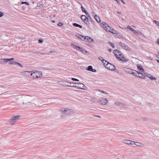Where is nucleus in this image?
<instances>
[{"instance_id": "nucleus-56", "label": "nucleus", "mask_w": 159, "mask_h": 159, "mask_svg": "<svg viewBox=\"0 0 159 159\" xmlns=\"http://www.w3.org/2000/svg\"><path fill=\"white\" fill-rule=\"evenodd\" d=\"M63 25V23L60 22V26L62 25Z\"/></svg>"}, {"instance_id": "nucleus-19", "label": "nucleus", "mask_w": 159, "mask_h": 159, "mask_svg": "<svg viewBox=\"0 0 159 159\" xmlns=\"http://www.w3.org/2000/svg\"><path fill=\"white\" fill-rule=\"evenodd\" d=\"M109 31H107V32H109L111 33L112 34H117V32L116 30H114L113 29H111V28L110 27V29Z\"/></svg>"}, {"instance_id": "nucleus-59", "label": "nucleus", "mask_w": 159, "mask_h": 159, "mask_svg": "<svg viewBox=\"0 0 159 159\" xmlns=\"http://www.w3.org/2000/svg\"><path fill=\"white\" fill-rule=\"evenodd\" d=\"M156 61H157V62H158V63H159V60H158V59H157V60H156Z\"/></svg>"}, {"instance_id": "nucleus-5", "label": "nucleus", "mask_w": 159, "mask_h": 159, "mask_svg": "<svg viewBox=\"0 0 159 159\" xmlns=\"http://www.w3.org/2000/svg\"><path fill=\"white\" fill-rule=\"evenodd\" d=\"M113 53L115 56L116 57L117 59H119L120 58V57H118V54H118L119 56L121 57L122 56H123V55L122 54V52H120L119 50L116 49L113 50Z\"/></svg>"}, {"instance_id": "nucleus-9", "label": "nucleus", "mask_w": 159, "mask_h": 159, "mask_svg": "<svg viewBox=\"0 0 159 159\" xmlns=\"http://www.w3.org/2000/svg\"><path fill=\"white\" fill-rule=\"evenodd\" d=\"M70 83L68 82H67L64 80H60V85L65 86H70Z\"/></svg>"}, {"instance_id": "nucleus-7", "label": "nucleus", "mask_w": 159, "mask_h": 159, "mask_svg": "<svg viewBox=\"0 0 159 159\" xmlns=\"http://www.w3.org/2000/svg\"><path fill=\"white\" fill-rule=\"evenodd\" d=\"M76 88L86 90V87L82 83H77V86Z\"/></svg>"}, {"instance_id": "nucleus-50", "label": "nucleus", "mask_w": 159, "mask_h": 159, "mask_svg": "<svg viewBox=\"0 0 159 159\" xmlns=\"http://www.w3.org/2000/svg\"><path fill=\"white\" fill-rule=\"evenodd\" d=\"M94 116L95 117H97L98 118H99L101 117V116L99 115H94Z\"/></svg>"}, {"instance_id": "nucleus-8", "label": "nucleus", "mask_w": 159, "mask_h": 159, "mask_svg": "<svg viewBox=\"0 0 159 159\" xmlns=\"http://www.w3.org/2000/svg\"><path fill=\"white\" fill-rule=\"evenodd\" d=\"M145 75V76H146L148 78H149L150 80H156L157 79V78L155 77H153L150 74L148 73H146L145 72L144 73H143Z\"/></svg>"}, {"instance_id": "nucleus-44", "label": "nucleus", "mask_w": 159, "mask_h": 159, "mask_svg": "<svg viewBox=\"0 0 159 159\" xmlns=\"http://www.w3.org/2000/svg\"><path fill=\"white\" fill-rule=\"evenodd\" d=\"M92 13H93V15L94 16V17L95 18L96 17H98V16L96 15V14L95 12H93Z\"/></svg>"}, {"instance_id": "nucleus-31", "label": "nucleus", "mask_w": 159, "mask_h": 159, "mask_svg": "<svg viewBox=\"0 0 159 159\" xmlns=\"http://www.w3.org/2000/svg\"><path fill=\"white\" fill-rule=\"evenodd\" d=\"M16 62H17L15 61H12L11 62H9L8 63L10 64L14 65H16Z\"/></svg>"}, {"instance_id": "nucleus-10", "label": "nucleus", "mask_w": 159, "mask_h": 159, "mask_svg": "<svg viewBox=\"0 0 159 159\" xmlns=\"http://www.w3.org/2000/svg\"><path fill=\"white\" fill-rule=\"evenodd\" d=\"M108 102V101L106 98H102L100 100V103L103 105H106Z\"/></svg>"}, {"instance_id": "nucleus-45", "label": "nucleus", "mask_w": 159, "mask_h": 159, "mask_svg": "<svg viewBox=\"0 0 159 159\" xmlns=\"http://www.w3.org/2000/svg\"><path fill=\"white\" fill-rule=\"evenodd\" d=\"M99 91L101 92L102 93H104L105 94H108V93L107 92H105V91H101L100 90H99Z\"/></svg>"}, {"instance_id": "nucleus-14", "label": "nucleus", "mask_w": 159, "mask_h": 159, "mask_svg": "<svg viewBox=\"0 0 159 159\" xmlns=\"http://www.w3.org/2000/svg\"><path fill=\"white\" fill-rule=\"evenodd\" d=\"M103 64L105 67L107 69L109 68L111 64L109 63L107 61H105Z\"/></svg>"}, {"instance_id": "nucleus-17", "label": "nucleus", "mask_w": 159, "mask_h": 159, "mask_svg": "<svg viewBox=\"0 0 159 159\" xmlns=\"http://www.w3.org/2000/svg\"><path fill=\"white\" fill-rule=\"evenodd\" d=\"M81 8L82 9V11L84 12L86 15L87 16H88V17H89L90 18V19H91V18L90 17L89 14L88 13V12L86 11L85 8L82 6L81 7Z\"/></svg>"}, {"instance_id": "nucleus-22", "label": "nucleus", "mask_w": 159, "mask_h": 159, "mask_svg": "<svg viewBox=\"0 0 159 159\" xmlns=\"http://www.w3.org/2000/svg\"><path fill=\"white\" fill-rule=\"evenodd\" d=\"M115 69V66L114 65L111 64L108 69L111 70H114Z\"/></svg>"}, {"instance_id": "nucleus-48", "label": "nucleus", "mask_w": 159, "mask_h": 159, "mask_svg": "<svg viewBox=\"0 0 159 159\" xmlns=\"http://www.w3.org/2000/svg\"><path fill=\"white\" fill-rule=\"evenodd\" d=\"M14 60V58H12L10 59H8V60L9 61H13Z\"/></svg>"}, {"instance_id": "nucleus-26", "label": "nucleus", "mask_w": 159, "mask_h": 159, "mask_svg": "<svg viewBox=\"0 0 159 159\" xmlns=\"http://www.w3.org/2000/svg\"><path fill=\"white\" fill-rule=\"evenodd\" d=\"M93 69L92 66H89L86 69L87 70L91 71Z\"/></svg>"}, {"instance_id": "nucleus-61", "label": "nucleus", "mask_w": 159, "mask_h": 159, "mask_svg": "<svg viewBox=\"0 0 159 159\" xmlns=\"http://www.w3.org/2000/svg\"><path fill=\"white\" fill-rule=\"evenodd\" d=\"M117 13H119V14H121V12H119V11H117Z\"/></svg>"}, {"instance_id": "nucleus-60", "label": "nucleus", "mask_w": 159, "mask_h": 159, "mask_svg": "<svg viewBox=\"0 0 159 159\" xmlns=\"http://www.w3.org/2000/svg\"><path fill=\"white\" fill-rule=\"evenodd\" d=\"M52 22V23H55V21L54 20H52L51 21Z\"/></svg>"}, {"instance_id": "nucleus-18", "label": "nucleus", "mask_w": 159, "mask_h": 159, "mask_svg": "<svg viewBox=\"0 0 159 159\" xmlns=\"http://www.w3.org/2000/svg\"><path fill=\"white\" fill-rule=\"evenodd\" d=\"M132 70V69L127 68H125L124 69V70L125 72L129 74H131Z\"/></svg>"}, {"instance_id": "nucleus-23", "label": "nucleus", "mask_w": 159, "mask_h": 159, "mask_svg": "<svg viewBox=\"0 0 159 159\" xmlns=\"http://www.w3.org/2000/svg\"><path fill=\"white\" fill-rule=\"evenodd\" d=\"M122 141L124 143L126 144H129L130 140L127 139H124Z\"/></svg>"}, {"instance_id": "nucleus-46", "label": "nucleus", "mask_w": 159, "mask_h": 159, "mask_svg": "<svg viewBox=\"0 0 159 159\" xmlns=\"http://www.w3.org/2000/svg\"><path fill=\"white\" fill-rule=\"evenodd\" d=\"M82 52L83 53H87V52L84 49H83L82 51Z\"/></svg>"}, {"instance_id": "nucleus-27", "label": "nucleus", "mask_w": 159, "mask_h": 159, "mask_svg": "<svg viewBox=\"0 0 159 159\" xmlns=\"http://www.w3.org/2000/svg\"><path fill=\"white\" fill-rule=\"evenodd\" d=\"M70 86L76 88V86H77V83H70Z\"/></svg>"}, {"instance_id": "nucleus-52", "label": "nucleus", "mask_w": 159, "mask_h": 159, "mask_svg": "<svg viewBox=\"0 0 159 159\" xmlns=\"http://www.w3.org/2000/svg\"><path fill=\"white\" fill-rule=\"evenodd\" d=\"M115 0V1H116L118 3V4H119V3L120 2V1H119V0Z\"/></svg>"}, {"instance_id": "nucleus-32", "label": "nucleus", "mask_w": 159, "mask_h": 159, "mask_svg": "<svg viewBox=\"0 0 159 159\" xmlns=\"http://www.w3.org/2000/svg\"><path fill=\"white\" fill-rule=\"evenodd\" d=\"M21 4H25L27 5H30L29 3L28 2H22L21 3Z\"/></svg>"}, {"instance_id": "nucleus-2", "label": "nucleus", "mask_w": 159, "mask_h": 159, "mask_svg": "<svg viewBox=\"0 0 159 159\" xmlns=\"http://www.w3.org/2000/svg\"><path fill=\"white\" fill-rule=\"evenodd\" d=\"M33 71H25V74H30V75L32 76V78H39L41 77L42 76V73L40 71H36L32 73Z\"/></svg>"}, {"instance_id": "nucleus-3", "label": "nucleus", "mask_w": 159, "mask_h": 159, "mask_svg": "<svg viewBox=\"0 0 159 159\" xmlns=\"http://www.w3.org/2000/svg\"><path fill=\"white\" fill-rule=\"evenodd\" d=\"M20 115H18L16 116H12V118L10 119L9 123L11 125H13L14 123L17 121L18 120L20 119Z\"/></svg>"}, {"instance_id": "nucleus-39", "label": "nucleus", "mask_w": 159, "mask_h": 159, "mask_svg": "<svg viewBox=\"0 0 159 159\" xmlns=\"http://www.w3.org/2000/svg\"><path fill=\"white\" fill-rule=\"evenodd\" d=\"M4 15V13L0 11V17H2Z\"/></svg>"}, {"instance_id": "nucleus-11", "label": "nucleus", "mask_w": 159, "mask_h": 159, "mask_svg": "<svg viewBox=\"0 0 159 159\" xmlns=\"http://www.w3.org/2000/svg\"><path fill=\"white\" fill-rule=\"evenodd\" d=\"M119 45L123 48L126 50H129V48L127 46L121 42L119 43Z\"/></svg>"}, {"instance_id": "nucleus-4", "label": "nucleus", "mask_w": 159, "mask_h": 159, "mask_svg": "<svg viewBox=\"0 0 159 159\" xmlns=\"http://www.w3.org/2000/svg\"><path fill=\"white\" fill-rule=\"evenodd\" d=\"M81 19L87 25H89L90 23L89 21V19L84 15H82L80 16Z\"/></svg>"}, {"instance_id": "nucleus-55", "label": "nucleus", "mask_w": 159, "mask_h": 159, "mask_svg": "<svg viewBox=\"0 0 159 159\" xmlns=\"http://www.w3.org/2000/svg\"><path fill=\"white\" fill-rule=\"evenodd\" d=\"M40 54H42V55H44V54H45V53H40Z\"/></svg>"}, {"instance_id": "nucleus-38", "label": "nucleus", "mask_w": 159, "mask_h": 159, "mask_svg": "<svg viewBox=\"0 0 159 159\" xmlns=\"http://www.w3.org/2000/svg\"><path fill=\"white\" fill-rule=\"evenodd\" d=\"M16 65L20 66L21 67H23V66L21 65V64L19 62H17Z\"/></svg>"}, {"instance_id": "nucleus-62", "label": "nucleus", "mask_w": 159, "mask_h": 159, "mask_svg": "<svg viewBox=\"0 0 159 159\" xmlns=\"http://www.w3.org/2000/svg\"><path fill=\"white\" fill-rule=\"evenodd\" d=\"M157 42H158V43L159 44V39H158Z\"/></svg>"}, {"instance_id": "nucleus-28", "label": "nucleus", "mask_w": 159, "mask_h": 159, "mask_svg": "<svg viewBox=\"0 0 159 159\" xmlns=\"http://www.w3.org/2000/svg\"><path fill=\"white\" fill-rule=\"evenodd\" d=\"M98 59L102 61V63L104 64V63L105 62V61H106V60L104 59L102 57H99L98 58Z\"/></svg>"}, {"instance_id": "nucleus-21", "label": "nucleus", "mask_w": 159, "mask_h": 159, "mask_svg": "<svg viewBox=\"0 0 159 159\" xmlns=\"http://www.w3.org/2000/svg\"><path fill=\"white\" fill-rule=\"evenodd\" d=\"M121 58L119 59H118V60L120 61H122L123 62H127L128 61V59H125V57L123 56H121Z\"/></svg>"}, {"instance_id": "nucleus-42", "label": "nucleus", "mask_w": 159, "mask_h": 159, "mask_svg": "<svg viewBox=\"0 0 159 159\" xmlns=\"http://www.w3.org/2000/svg\"><path fill=\"white\" fill-rule=\"evenodd\" d=\"M3 58L0 59V64L3 63Z\"/></svg>"}, {"instance_id": "nucleus-6", "label": "nucleus", "mask_w": 159, "mask_h": 159, "mask_svg": "<svg viewBox=\"0 0 159 159\" xmlns=\"http://www.w3.org/2000/svg\"><path fill=\"white\" fill-rule=\"evenodd\" d=\"M101 26L104 28V29L107 31H109L110 27L105 22H103L101 24Z\"/></svg>"}, {"instance_id": "nucleus-25", "label": "nucleus", "mask_w": 159, "mask_h": 159, "mask_svg": "<svg viewBox=\"0 0 159 159\" xmlns=\"http://www.w3.org/2000/svg\"><path fill=\"white\" fill-rule=\"evenodd\" d=\"M135 71H136L133 70H132V72L131 73V74H133L134 76L136 77H138V75H137L138 74L137 73V72H135Z\"/></svg>"}, {"instance_id": "nucleus-35", "label": "nucleus", "mask_w": 159, "mask_h": 159, "mask_svg": "<svg viewBox=\"0 0 159 159\" xmlns=\"http://www.w3.org/2000/svg\"><path fill=\"white\" fill-rule=\"evenodd\" d=\"M141 119V120L144 121H147L148 120V118L145 117H143Z\"/></svg>"}, {"instance_id": "nucleus-58", "label": "nucleus", "mask_w": 159, "mask_h": 159, "mask_svg": "<svg viewBox=\"0 0 159 159\" xmlns=\"http://www.w3.org/2000/svg\"><path fill=\"white\" fill-rule=\"evenodd\" d=\"M89 19H90V20H91V21H92V23H93V22H94V21H93L92 20V19H90V18H89Z\"/></svg>"}, {"instance_id": "nucleus-24", "label": "nucleus", "mask_w": 159, "mask_h": 159, "mask_svg": "<svg viewBox=\"0 0 159 159\" xmlns=\"http://www.w3.org/2000/svg\"><path fill=\"white\" fill-rule=\"evenodd\" d=\"M73 25L75 27H78L80 28H82V26L79 24H78L76 23H73Z\"/></svg>"}, {"instance_id": "nucleus-49", "label": "nucleus", "mask_w": 159, "mask_h": 159, "mask_svg": "<svg viewBox=\"0 0 159 159\" xmlns=\"http://www.w3.org/2000/svg\"><path fill=\"white\" fill-rule=\"evenodd\" d=\"M91 71L93 72H96V70L95 69H93Z\"/></svg>"}, {"instance_id": "nucleus-47", "label": "nucleus", "mask_w": 159, "mask_h": 159, "mask_svg": "<svg viewBox=\"0 0 159 159\" xmlns=\"http://www.w3.org/2000/svg\"><path fill=\"white\" fill-rule=\"evenodd\" d=\"M114 104L117 106H118V105H120V104H121V103L119 102H115L114 103Z\"/></svg>"}, {"instance_id": "nucleus-16", "label": "nucleus", "mask_w": 159, "mask_h": 159, "mask_svg": "<svg viewBox=\"0 0 159 159\" xmlns=\"http://www.w3.org/2000/svg\"><path fill=\"white\" fill-rule=\"evenodd\" d=\"M71 47L73 48H75L76 49H79V50L81 52H82V51L84 49L83 48H81L80 47L76 46V45L72 44H71Z\"/></svg>"}, {"instance_id": "nucleus-20", "label": "nucleus", "mask_w": 159, "mask_h": 159, "mask_svg": "<svg viewBox=\"0 0 159 159\" xmlns=\"http://www.w3.org/2000/svg\"><path fill=\"white\" fill-rule=\"evenodd\" d=\"M86 40L85 41H87L89 42H91L92 41H93V39L91 37H90L89 36H86Z\"/></svg>"}, {"instance_id": "nucleus-40", "label": "nucleus", "mask_w": 159, "mask_h": 159, "mask_svg": "<svg viewBox=\"0 0 159 159\" xmlns=\"http://www.w3.org/2000/svg\"><path fill=\"white\" fill-rule=\"evenodd\" d=\"M135 142H134V141H133L130 140V143H129V144H131V145L135 144Z\"/></svg>"}, {"instance_id": "nucleus-1", "label": "nucleus", "mask_w": 159, "mask_h": 159, "mask_svg": "<svg viewBox=\"0 0 159 159\" xmlns=\"http://www.w3.org/2000/svg\"><path fill=\"white\" fill-rule=\"evenodd\" d=\"M60 111L61 117L63 118L66 117L67 115L71 114L74 113L73 110L65 107L61 108Z\"/></svg>"}, {"instance_id": "nucleus-13", "label": "nucleus", "mask_w": 159, "mask_h": 159, "mask_svg": "<svg viewBox=\"0 0 159 159\" xmlns=\"http://www.w3.org/2000/svg\"><path fill=\"white\" fill-rule=\"evenodd\" d=\"M137 70H139L141 72L144 73L145 72L144 70L143 69L142 66L140 64L137 65Z\"/></svg>"}, {"instance_id": "nucleus-12", "label": "nucleus", "mask_w": 159, "mask_h": 159, "mask_svg": "<svg viewBox=\"0 0 159 159\" xmlns=\"http://www.w3.org/2000/svg\"><path fill=\"white\" fill-rule=\"evenodd\" d=\"M135 72H137V73L138 75V77L143 79H145V76L143 75V74L141 72H140L138 71H135Z\"/></svg>"}, {"instance_id": "nucleus-36", "label": "nucleus", "mask_w": 159, "mask_h": 159, "mask_svg": "<svg viewBox=\"0 0 159 159\" xmlns=\"http://www.w3.org/2000/svg\"><path fill=\"white\" fill-rule=\"evenodd\" d=\"M141 143L139 142H135V144L137 146H140Z\"/></svg>"}, {"instance_id": "nucleus-30", "label": "nucleus", "mask_w": 159, "mask_h": 159, "mask_svg": "<svg viewBox=\"0 0 159 159\" xmlns=\"http://www.w3.org/2000/svg\"><path fill=\"white\" fill-rule=\"evenodd\" d=\"M109 44L113 48L115 47L114 44L111 42H108Z\"/></svg>"}, {"instance_id": "nucleus-53", "label": "nucleus", "mask_w": 159, "mask_h": 159, "mask_svg": "<svg viewBox=\"0 0 159 159\" xmlns=\"http://www.w3.org/2000/svg\"><path fill=\"white\" fill-rule=\"evenodd\" d=\"M121 2L123 3V4H125V3L124 2V1L123 0H120Z\"/></svg>"}, {"instance_id": "nucleus-63", "label": "nucleus", "mask_w": 159, "mask_h": 159, "mask_svg": "<svg viewBox=\"0 0 159 159\" xmlns=\"http://www.w3.org/2000/svg\"><path fill=\"white\" fill-rule=\"evenodd\" d=\"M157 57L159 58V55H157Z\"/></svg>"}, {"instance_id": "nucleus-64", "label": "nucleus", "mask_w": 159, "mask_h": 159, "mask_svg": "<svg viewBox=\"0 0 159 159\" xmlns=\"http://www.w3.org/2000/svg\"><path fill=\"white\" fill-rule=\"evenodd\" d=\"M158 54H159V52H158Z\"/></svg>"}, {"instance_id": "nucleus-15", "label": "nucleus", "mask_w": 159, "mask_h": 159, "mask_svg": "<svg viewBox=\"0 0 159 159\" xmlns=\"http://www.w3.org/2000/svg\"><path fill=\"white\" fill-rule=\"evenodd\" d=\"M77 37L80 39H81L83 41H84L86 40V36H83L82 35H80V34H78L76 35Z\"/></svg>"}, {"instance_id": "nucleus-51", "label": "nucleus", "mask_w": 159, "mask_h": 159, "mask_svg": "<svg viewBox=\"0 0 159 159\" xmlns=\"http://www.w3.org/2000/svg\"><path fill=\"white\" fill-rule=\"evenodd\" d=\"M52 52L55 53V52H55V51H51V52H49L48 54H50L51 53H52Z\"/></svg>"}, {"instance_id": "nucleus-57", "label": "nucleus", "mask_w": 159, "mask_h": 159, "mask_svg": "<svg viewBox=\"0 0 159 159\" xmlns=\"http://www.w3.org/2000/svg\"><path fill=\"white\" fill-rule=\"evenodd\" d=\"M57 25L59 26H60V22H59L58 24H57Z\"/></svg>"}, {"instance_id": "nucleus-34", "label": "nucleus", "mask_w": 159, "mask_h": 159, "mask_svg": "<svg viewBox=\"0 0 159 159\" xmlns=\"http://www.w3.org/2000/svg\"><path fill=\"white\" fill-rule=\"evenodd\" d=\"M96 20L98 22H100V18L98 16V17H96L95 18Z\"/></svg>"}, {"instance_id": "nucleus-43", "label": "nucleus", "mask_w": 159, "mask_h": 159, "mask_svg": "<svg viewBox=\"0 0 159 159\" xmlns=\"http://www.w3.org/2000/svg\"><path fill=\"white\" fill-rule=\"evenodd\" d=\"M43 41V39H39V43H42Z\"/></svg>"}, {"instance_id": "nucleus-41", "label": "nucleus", "mask_w": 159, "mask_h": 159, "mask_svg": "<svg viewBox=\"0 0 159 159\" xmlns=\"http://www.w3.org/2000/svg\"><path fill=\"white\" fill-rule=\"evenodd\" d=\"M72 80L73 81H79V80L76 79V78H72Z\"/></svg>"}, {"instance_id": "nucleus-37", "label": "nucleus", "mask_w": 159, "mask_h": 159, "mask_svg": "<svg viewBox=\"0 0 159 159\" xmlns=\"http://www.w3.org/2000/svg\"><path fill=\"white\" fill-rule=\"evenodd\" d=\"M153 22L157 25L159 26V22L155 20H154Z\"/></svg>"}, {"instance_id": "nucleus-29", "label": "nucleus", "mask_w": 159, "mask_h": 159, "mask_svg": "<svg viewBox=\"0 0 159 159\" xmlns=\"http://www.w3.org/2000/svg\"><path fill=\"white\" fill-rule=\"evenodd\" d=\"M127 28L128 29L131 30L133 32H134V31L135 32V30H134L133 28H132L130 26L128 25L127 26Z\"/></svg>"}, {"instance_id": "nucleus-54", "label": "nucleus", "mask_w": 159, "mask_h": 159, "mask_svg": "<svg viewBox=\"0 0 159 159\" xmlns=\"http://www.w3.org/2000/svg\"><path fill=\"white\" fill-rule=\"evenodd\" d=\"M108 51L109 52H111V49H108Z\"/></svg>"}, {"instance_id": "nucleus-33", "label": "nucleus", "mask_w": 159, "mask_h": 159, "mask_svg": "<svg viewBox=\"0 0 159 159\" xmlns=\"http://www.w3.org/2000/svg\"><path fill=\"white\" fill-rule=\"evenodd\" d=\"M8 59L7 58H3V63H6L8 62L9 61L8 60Z\"/></svg>"}]
</instances>
